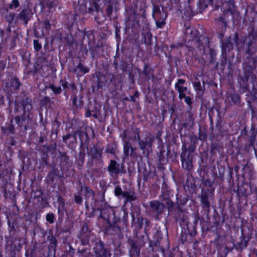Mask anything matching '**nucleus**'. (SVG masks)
Segmentation results:
<instances>
[{
  "label": "nucleus",
  "instance_id": "f257e3e1",
  "mask_svg": "<svg viewBox=\"0 0 257 257\" xmlns=\"http://www.w3.org/2000/svg\"><path fill=\"white\" fill-rule=\"evenodd\" d=\"M77 9L82 14L98 12L99 6L94 0H79Z\"/></svg>",
  "mask_w": 257,
  "mask_h": 257
},
{
  "label": "nucleus",
  "instance_id": "f03ea898",
  "mask_svg": "<svg viewBox=\"0 0 257 257\" xmlns=\"http://www.w3.org/2000/svg\"><path fill=\"white\" fill-rule=\"evenodd\" d=\"M128 243L130 246L129 250L131 257L139 256L140 255L141 247L145 244L144 241L141 239L137 240L130 239L128 240Z\"/></svg>",
  "mask_w": 257,
  "mask_h": 257
},
{
  "label": "nucleus",
  "instance_id": "7ed1b4c3",
  "mask_svg": "<svg viewBox=\"0 0 257 257\" xmlns=\"http://www.w3.org/2000/svg\"><path fill=\"white\" fill-rule=\"evenodd\" d=\"M31 102L32 100L30 98L23 99L22 101L16 103L15 111L19 112L20 108H22L24 115H26V113L28 112L27 116L30 118V111L32 109Z\"/></svg>",
  "mask_w": 257,
  "mask_h": 257
},
{
  "label": "nucleus",
  "instance_id": "20e7f679",
  "mask_svg": "<svg viewBox=\"0 0 257 257\" xmlns=\"http://www.w3.org/2000/svg\"><path fill=\"white\" fill-rule=\"evenodd\" d=\"M94 257H110L111 254L105 248L104 243L100 241L93 247Z\"/></svg>",
  "mask_w": 257,
  "mask_h": 257
},
{
  "label": "nucleus",
  "instance_id": "39448f33",
  "mask_svg": "<svg viewBox=\"0 0 257 257\" xmlns=\"http://www.w3.org/2000/svg\"><path fill=\"white\" fill-rule=\"evenodd\" d=\"M123 153L125 158H128L129 156H135L136 148L133 147L129 140H123Z\"/></svg>",
  "mask_w": 257,
  "mask_h": 257
},
{
  "label": "nucleus",
  "instance_id": "423d86ee",
  "mask_svg": "<svg viewBox=\"0 0 257 257\" xmlns=\"http://www.w3.org/2000/svg\"><path fill=\"white\" fill-rule=\"evenodd\" d=\"M107 170L112 177L117 176L120 172L124 173L120 169V165L115 160H110L107 167Z\"/></svg>",
  "mask_w": 257,
  "mask_h": 257
},
{
  "label": "nucleus",
  "instance_id": "0eeeda50",
  "mask_svg": "<svg viewBox=\"0 0 257 257\" xmlns=\"http://www.w3.org/2000/svg\"><path fill=\"white\" fill-rule=\"evenodd\" d=\"M154 140V136L150 135L146 137L145 140L139 141L138 143L140 149L142 151H145L148 148H151Z\"/></svg>",
  "mask_w": 257,
  "mask_h": 257
},
{
  "label": "nucleus",
  "instance_id": "6e6552de",
  "mask_svg": "<svg viewBox=\"0 0 257 257\" xmlns=\"http://www.w3.org/2000/svg\"><path fill=\"white\" fill-rule=\"evenodd\" d=\"M150 207L152 211L157 213V215L162 213L164 209V204L156 200H154L150 202Z\"/></svg>",
  "mask_w": 257,
  "mask_h": 257
},
{
  "label": "nucleus",
  "instance_id": "1a4fd4ad",
  "mask_svg": "<svg viewBox=\"0 0 257 257\" xmlns=\"http://www.w3.org/2000/svg\"><path fill=\"white\" fill-rule=\"evenodd\" d=\"M186 151H185L183 152L181 155V161L182 163V165L183 168L188 171H190L192 167V161L189 159V157H186Z\"/></svg>",
  "mask_w": 257,
  "mask_h": 257
},
{
  "label": "nucleus",
  "instance_id": "9d476101",
  "mask_svg": "<svg viewBox=\"0 0 257 257\" xmlns=\"http://www.w3.org/2000/svg\"><path fill=\"white\" fill-rule=\"evenodd\" d=\"M86 201L85 206L88 208L89 205H92L94 203V193L90 189L86 188Z\"/></svg>",
  "mask_w": 257,
  "mask_h": 257
},
{
  "label": "nucleus",
  "instance_id": "9b49d317",
  "mask_svg": "<svg viewBox=\"0 0 257 257\" xmlns=\"http://www.w3.org/2000/svg\"><path fill=\"white\" fill-rule=\"evenodd\" d=\"M31 16L30 11L28 9L23 10L19 15L18 17L20 21H22L26 26Z\"/></svg>",
  "mask_w": 257,
  "mask_h": 257
},
{
  "label": "nucleus",
  "instance_id": "f8f14e48",
  "mask_svg": "<svg viewBox=\"0 0 257 257\" xmlns=\"http://www.w3.org/2000/svg\"><path fill=\"white\" fill-rule=\"evenodd\" d=\"M175 88L179 93V98L180 99H183L185 95L190 94V91L187 87L183 86H179L178 84H175Z\"/></svg>",
  "mask_w": 257,
  "mask_h": 257
},
{
  "label": "nucleus",
  "instance_id": "ddd939ff",
  "mask_svg": "<svg viewBox=\"0 0 257 257\" xmlns=\"http://www.w3.org/2000/svg\"><path fill=\"white\" fill-rule=\"evenodd\" d=\"M74 71L78 76H81L89 71V68L79 63L75 68Z\"/></svg>",
  "mask_w": 257,
  "mask_h": 257
},
{
  "label": "nucleus",
  "instance_id": "4468645a",
  "mask_svg": "<svg viewBox=\"0 0 257 257\" xmlns=\"http://www.w3.org/2000/svg\"><path fill=\"white\" fill-rule=\"evenodd\" d=\"M122 197L125 198V203L134 201L137 199L135 192L131 189L123 192Z\"/></svg>",
  "mask_w": 257,
  "mask_h": 257
},
{
  "label": "nucleus",
  "instance_id": "2eb2a0df",
  "mask_svg": "<svg viewBox=\"0 0 257 257\" xmlns=\"http://www.w3.org/2000/svg\"><path fill=\"white\" fill-rule=\"evenodd\" d=\"M122 197L125 198V203L134 201L137 199L135 192L131 189L123 192Z\"/></svg>",
  "mask_w": 257,
  "mask_h": 257
},
{
  "label": "nucleus",
  "instance_id": "dca6fc26",
  "mask_svg": "<svg viewBox=\"0 0 257 257\" xmlns=\"http://www.w3.org/2000/svg\"><path fill=\"white\" fill-rule=\"evenodd\" d=\"M122 197L125 198V203L134 201L137 199L135 192L131 189L123 192Z\"/></svg>",
  "mask_w": 257,
  "mask_h": 257
},
{
  "label": "nucleus",
  "instance_id": "f3484780",
  "mask_svg": "<svg viewBox=\"0 0 257 257\" xmlns=\"http://www.w3.org/2000/svg\"><path fill=\"white\" fill-rule=\"evenodd\" d=\"M211 3L212 6H214L215 7L218 8L221 5H230L232 7H234V5L232 3V1L226 2L224 0H211Z\"/></svg>",
  "mask_w": 257,
  "mask_h": 257
},
{
  "label": "nucleus",
  "instance_id": "a211bd4d",
  "mask_svg": "<svg viewBox=\"0 0 257 257\" xmlns=\"http://www.w3.org/2000/svg\"><path fill=\"white\" fill-rule=\"evenodd\" d=\"M15 120L18 126L21 127L23 131H26L28 125L24 123L25 122L24 117L21 118L20 116H17L15 117Z\"/></svg>",
  "mask_w": 257,
  "mask_h": 257
},
{
  "label": "nucleus",
  "instance_id": "6ab92c4d",
  "mask_svg": "<svg viewBox=\"0 0 257 257\" xmlns=\"http://www.w3.org/2000/svg\"><path fill=\"white\" fill-rule=\"evenodd\" d=\"M21 83L19 80V79L17 77L12 78L10 82V87H11L12 90H18L20 86H21Z\"/></svg>",
  "mask_w": 257,
  "mask_h": 257
},
{
  "label": "nucleus",
  "instance_id": "aec40b11",
  "mask_svg": "<svg viewBox=\"0 0 257 257\" xmlns=\"http://www.w3.org/2000/svg\"><path fill=\"white\" fill-rule=\"evenodd\" d=\"M201 202L204 207H209L210 206V203L208 200V195L207 193H204L202 194L201 196Z\"/></svg>",
  "mask_w": 257,
  "mask_h": 257
},
{
  "label": "nucleus",
  "instance_id": "412c9836",
  "mask_svg": "<svg viewBox=\"0 0 257 257\" xmlns=\"http://www.w3.org/2000/svg\"><path fill=\"white\" fill-rule=\"evenodd\" d=\"M193 85L194 88V89L197 92H202L203 89L201 85L200 82L197 80V78H196V81H194L193 83Z\"/></svg>",
  "mask_w": 257,
  "mask_h": 257
},
{
  "label": "nucleus",
  "instance_id": "4be33fe9",
  "mask_svg": "<svg viewBox=\"0 0 257 257\" xmlns=\"http://www.w3.org/2000/svg\"><path fill=\"white\" fill-rule=\"evenodd\" d=\"M215 21L218 25L222 28V29H224V30L226 29V22L224 21V19L223 17H221L218 19H215Z\"/></svg>",
  "mask_w": 257,
  "mask_h": 257
},
{
  "label": "nucleus",
  "instance_id": "5701e85b",
  "mask_svg": "<svg viewBox=\"0 0 257 257\" xmlns=\"http://www.w3.org/2000/svg\"><path fill=\"white\" fill-rule=\"evenodd\" d=\"M143 73L144 75L147 77H149L150 75L152 74L151 69L150 68L149 66L147 64H145L144 65Z\"/></svg>",
  "mask_w": 257,
  "mask_h": 257
},
{
  "label": "nucleus",
  "instance_id": "b1692460",
  "mask_svg": "<svg viewBox=\"0 0 257 257\" xmlns=\"http://www.w3.org/2000/svg\"><path fill=\"white\" fill-rule=\"evenodd\" d=\"M210 64H214L215 63V56L216 55V53L215 51L212 49L210 50Z\"/></svg>",
  "mask_w": 257,
  "mask_h": 257
},
{
  "label": "nucleus",
  "instance_id": "393cba45",
  "mask_svg": "<svg viewBox=\"0 0 257 257\" xmlns=\"http://www.w3.org/2000/svg\"><path fill=\"white\" fill-rule=\"evenodd\" d=\"M123 193L121 187L119 185L115 186L114 188V194L116 196L119 197L120 196H123Z\"/></svg>",
  "mask_w": 257,
  "mask_h": 257
},
{
  "label": "nucleus",
  "instance_id": "a878e982",
  "mask_svg": "<svg viewBox=\"0 0 257 257\" xmlns=\"http://www.w3.org/2000/svg\"><path fill=\"white\" fill-rule=\"evenodd\" d=\"M19 0H13L11 4H10L9 8L10 9L14 8H17L19 6Z\"/></svg>",
  "mask_w": 257,
  "mask_h": 257
},
{
  "label": "nucleus",
  "instance_id": "bb28decb",
  "mask_svg": "<svg viewBox=\"0 0 257 257\" xmlns=\"http://www.w3.org/2000/svg\"><path fill=\"white\" fill-rule=\"evenodd\" d=\"M115 149L114 147L112 145H108L107 147L106 148V152L111 154H114L115 153Z\"/></svg>",
  "mask_w": 257,
  "mask_h": 257
},
{
  "label": "nucleus",
  "instance_id": "cd10ccee",
  "mask_svg": "<svg viewBox=\"0 0 257 257\" xmlns=\"http://www.w3.org/2000/svg\"><path fill=\"white\" fill-rule=\"evenodd\" d=\"M34 47V49L37 51H39L41 48L42 46L41 44L39 43V41L38 40H34L33 41Z\"/></svg>",
  "mask_w": 257,
  "mask_h": 257
},
{
  "label": "nucleus",
  "instance_id": "c85d7f7f",
  "mask_svg": "<svg viewBox=\"0 0 257 257\" xmlns=\"http://www.w3.org/2000/svg\"><path fill=\"white\" fill-rule=\"evenodd\" d=\"M54 216L53 213H48L46 215V220L50 223L54 222Z\"/></svg>",
  "mask_w": 257,
  "mask_h": 257
},
{
  "label": "nucleus",
  "instance_id": "c756f323",
  "mask_svg": "<svg viewBox=\"0 0 257 257\" xmlns=\"http://www.w3.org/2000/svg\"><path fill=\"white\" fill-rule=\"evenodd\" d=\"M50 88L53 92L57 94H60L62 91V89L60 87H56L54 85H51Z\"/></svg>",
  "mask_w": 257,
  "mask_h": 257
},
{
  "label": "nucleus",
  "instance_id": "7c9ffc66",
  "mask_svg": "<svg viewBox=\"0 0 257 257\" xmlns=\"http://www.w3.org/2000/svg\"><path fill=\"white\" fill-rule=\"evenodd\" d=\"M184 98L185 102L189 106L191 107V105L192 103V98L190 96L185 95V97H183Z\"/></svg>",
  "mask_w": 257,
  "mask_h": 257
},
{
  "label": "nucleus",
  "instance_id": "2f4dec72",
  "mask_svg": "<svg viewBox=\"0 0 257 257\" xmlns=\"http://www.w3.org/2000/svg\"><path fill=\"white\" fill-rule=\"evenodd\" d=\"M113 7L111 5H108L106 9V14L108 17H111Z\"/></svg>",
  "mask_w": 257,
  "mask_h": 257
},
{
  "label": "nucleus",
  "instance_id": "473e14b6",
  "mask_svg": "<svg viewBox=\"0 0 257 257\" xmlns=\"http://www.w3.org/2000/svg\"><path fill=\"white\" fill-rule=\"evenodd\" d=\"M74 201L77 204H81L82 201V198L80 195H74Z\"/></svg>",
  "mask_w": 257,
  "mask_h": 257
},
{
  "label": "nucleus",
  "instance_id": "72a5a7b5",
  "mask_svg": "<svg viewBox=\"0 0 257 257\" xmlns=\"http://www.w3.org/2000/svg\"><path fill=\"white\" fill-rule=\"evenodd\" d=\"M43 27L46 30H49L51 28V25L50 24V22L49 21H45L44 22H43Z\"/></svg>",
  "mask_w": 257,
  "mask_h": 257
},
{
  "label": "nucleus",
  "instance_id": "f704fd0d",
  "mask_svg": "<svg viewBox=\"0 0 257 257\" xmlns=\"http://www.w3.org/2000/svg\"><path fill=\"white\" fill-rule=\"evenodd\" d=\"M58 206H65V201L61 197H58Z\"/></svg>",
  "mask_w": 257,
  "mask_h": 257
},
{
  "label": "nucleus",
  "instance_id": "c9c22d12",
  "mask_svg": "<svg viewBox=\"0 0 257 257\" xmlns=\"http://www.w3.org/2000/svg\"><path fill=\"white\" fill-rule=\"evenodd\" d=\"M85 154L80 152L79 153V159L81 161L82 163H83L85 159Z\"/></svg>",
  "mask_w": 257,
  "mask_h": 257
},
{
  "label": "nucleus",
  "instance_id": "e433bc0d",
  "mask_svg": "<svg viewBox=\"0 0 257 257\" xmlns=\"http://www.w3.org/2000/svg\"><path fill=\"white\" fill-rule=\"evenodd\" d=\"M185 82V80L182 79H178L177 80V82L175 83V84H178L179 86H182V85L184 84Z\"/></svg>",
  "mask_w": 257,
  "mask_h": 257
},
{
  "label": "nucleus",
  "instance_id": "4c0bfd02",
  "mask_svg": "<svg viewBox=\"0 0 257 257\" xmlns=\"http://www.w3.org/2000/svg\"><path fill=\"white\" fill-rule=\"evenodd\" d=\"M83 234H81V236H80V238L81 239V242H82V243L83 245H86L88 243V239H83Z\"/></svg>",
  "mask_w": 257,
  "mask_h": 257
},
{
  "label": "nucleus",
  "instance_id": "58836bf2",
  "mask_svg": "<svg viewBox=\"0 0 257 257\" xmlns=\"http://www.w3.org/2000/svg\"><path fill=\"white\" fill-rule=\"evenodd\" d=\"M58 210L59 212H61L62 214L64 213V212L65 211V206H58Z\"/></svg>",
  "mask_w": 257,
  "mask_h": 257
},
{
  "label": "nucleus",
  "instance_id": "ea45409f",
  "mask_svg": "<svg viewBox=\"0 0 257 257\" xmlns=\"http://www.w3.org/2000/svg\"><path fill=\"white\" fill-rule=\"evenodd\" d=\"M8 130L9 131L10 133L13 134L14 131V126L13 125H11L10 126H9L8 128Z\"/></svg>",
  "mask_w": 257,
  "mask_h": 257
},
{
  "label": "nucleus",
  "instance_id": "a19ab883",
  "mask_svg": "<svg viewBox=\"0 0 257 257\" xmlns=\"http://www.w3.org/2000/svg\"><path fill=\"white\" fill-rule=\"evenodd\" d=\"M165 151L163 149H162L160 151V155H159V160L160 161H161L162 159V156L163 155V154L165 153Z\"/></svg>",
  "mask_w": 257,
  "mask_h": 257
},
{
  "label": "nucleus",
  "instance_id": "79ce46f5",
  "mask_svg": "<svg viewBox=\"0 0 257 257\" xmlns=\"http://www.w3.org/2000/svg\"><path fill=\"white\" fill-rule=\"evenodd\" d=\"M62 86L64 88V89L67 88L68 87V82L66 81H62Z\"/></svg>",
  "mask_w": 257,
  "mask_h": 257
},
{
  "label": "nucleus",
  "instance_id": "37998d69",
  "mask_svg": "<svg viewBox=\"0 0 257 257\" xmlns=\"http://www.w3.org/2000/svg\"><path fill=\"white\" fill-rule=\"evenodd\" d=\"M91 115V112L90 110L87 109L86 113H85V117H89Z\"/></svg>",
  "mask_w": 257,
  "mask_h": 257
},
{
  "label": "nucleus",
  "instance_id": "c03bdc74",
  "mask_svg": "<svg viewBox=\"0 0 257 257\" xmlns=\"http://www.w3.org/2000/svg\"><path fill=\"white\" fill-rule=\"evenodd\" d=\"M135 140H137L138 142L140 141V136L139 132H137L136 136L135 137Z\"/></svg>",
  "mask_w": 257,
  "mask_h": 257
},
{
  "label": "nucleus",
  "instance_id": "a18cd8bd",
  "mask_svg": "<svg viewBox=\"0 0 257 257\" xmlns=\"http://www.w3.org/2000/svg\"><path fill=\"white\" fill-rule=\"evenodd\" d=\"M232 99L236 102L239 100V96L238 95H234L232 97Z\"/></svg>",
  "mask_w": 257,
  "mask_h": 257
},
{
  "label": "nucleus",
  "instance_id": "49530a36",
  "mask_svg": "<svg viewBox=\"0 0 257 257\" xmlns=\"http://www.w3.org/2000/svg\"><path fill=\"white\" fill-rule=\"evenodd\" d=\"M120 137L122 139V142H123V140H126L125 139L126 138V134L125 133L120 135Z\"/></svg>",
  "mask_w": 257,
  "mask_h": 257
},
{
  "label": "nucleus",
  "instance_id": "de8ad7c7",
  "mask_svg": "<svg viewBox=\"0 0 257 257\" xmlns=\"http://www.w3.org/2000/svg\"><path fill=\"white\" fill-rule=\"evenodd\" d=\"M51 241L53 244H54L55 245L56 244V240L55 237L52 236Z\"/></svg>",
  "mask_w": 257,
  "mask_h": 257
},
{
  "label": "nucleus",
  "instance_id": "09e8293b",
  "mask_svg": "<svg viewBox=\"0 0 257 257\" xmlns=\"http://www.w3.org/2000/svg\"><path fill=\"white\" fill-rule=\"evenodd\" d=\"M160 14V11L157 12L155 14H154V17L155 18H157V17H159V15Z\"/></svg>",
  "mask_w": 257,
  "mask_h": 257
},
{
  "label": "nucleus",
  "instance_id": "8fccbe9b",
  "mask_svg": "<svg viewBox=\"0 0 257 257\" xmlns=\"http://www.w3.org/2000/svg\"><path fill=\"white\" fill-rule=\"evenodd\" d=\"M246 53L248 54H250L251 53V50L249 48V46H248V49L246 50Z\"/></svg>",
  "mask_w": 257,
  "mask_h": 257
},
{
  "label": "nucleus",
  "instance_id": "3c124183",
  "mask_svg": "<svg viewBox=\"0 0 257 257\" xmlns=\"http://www.w3.org/2000/svg\"><path fill=\"white\" fill-rule=\"evenodd\" d=\"M189 120L192 122L194 121V119L192 116H189Z\"/></svg>",
  "mask_w": 257,
  "mask_h": 257
},
{
  "label": "nucleus",
  "instance_id": "603ef678",
  "mask_svg": "<svg viewBox=\"0 0 257 257\" xmlns=\"http://www.w3.org/2000/svg\"><path fill=\"white\" fill-rule=\"evenodd\" d=\"M247 246V242L246 241H244L243 242V247H245Z\"/></svg>",
  "mask_w": 257,
  "mask_h": 257
},
{
  "label": "nucleus",
  "instance_id": "864d4df0",
  "mask_svg": "<svg viewBox=\"0 0 257 257\" xmlns=\"http://www.w3.org/2000/svg\"><path fill=\"white\" fill-rule=\"evenodd\" d=\"M3 34H4V32H3V30H0V35H1V37H3Z\"/></svg>",
  "mask_w": 257,
  "mask_h": 257
},
{
  "label": "nucleus",
  "instance_id": "5fc2aeb1",
  "mask_svg": "<svg viewBox=\"0 0 257 257\" xmlns=\"http://www.w3.org/2000/svg\"><path fill=\"white\" fill-rule=\"evenodd\" d=\"M69 137V135H67L66 136H65V137L63 138L64 139H68Z\"/></svg>",
  "mask_w": 257,
  "mask_h": 257
},
{
  "label": "nucleus",
  "instance_id": "6e6d98bb",
  "mask_svg": "<svg viewBox=\"0 0 257 257\" xmlns=\"http://www.w3.org/2000/svg\"><path fill=\"white\" fill-rule=\"evenodd\" d=\"M160 24H161V25H164L165 23V22H164L163 21H161V22H160Z\"/></svg>",
  "mask_w": 257,
  "mask_h": 257
},
{
  "label": "nucleus",
  "instance_id": "4d7b16f0",
  "mask_svg": "<svg viewBox=\"0 0 257 257\" xmlns=\"http://www.w3.org/2000/svg\"><path fill=\"white\" fill-rule=\"evenodd\" d=\"M85 227V225H84L83 226V230H84V229ZM86 227H87V226H86Z\"/></svg>",
  "mask_w": 257,
  "mask_h": 257
},
{
  "label": "nucleus",
  "instance_id": "13d9d810",
  "mask_svg": "<svg viewBox=\"0 0 257 257\" xmlns=\"http://www.w3.org/2000/svg\"><path fill=\"white\" fill-rule=\"evenodd\" d=\"M109 209H110V210L111 211H112V212L113 211V210H112V208H110Z\"/></svg>",
  "mask_w": 257,
  "mask_h": 257
},
{
  "label": "nucleus",
  "instance_id": "bf43d9fd",
  "mask_svg": "<svg viewBox=\"0 0 257 257\" xmlns=\"http://www.w3.org/2000/svg\"><path fill=\"white\" fill-rule=\"evenodd\" d=\"M94 117H95V118L96 117V115L95 114V115H94Z\"/></svg>",
  "mask_w": 257,
  "mask_h": 257
},
{
  "label": "nucleus",
  "instance_id": "052dcab7",
  "mask_svg": "<svg viewBox=\"0 0 257 257\" xmlns=\"http://www.w3.org/2000/svg\"><path fill=\"white\" fill-rule=\"evenodd\" d=\"M231 8H229V11H231Z\"/></svg>",
  "mask_w": 257,
  "mask_h": 257
},
{
  "label": "nucleus",
  "instance_id": "680f3d73",
  "mask_svg": "<svg viewBox=\"0 0 257 257\" xmlns=\"http://www.w3.org/2000/svg\"><path fill=\"white\" fill-rule=\"evenodd\" d=\"M256 257H257V252H256Z\"/></svg>",
  "mask_w": 257,
  "mask_h": 257
},
{
  "label": "nucleus",
  "instance_id": "e2e57ef3",
  "mask_svg": "<svg viewBox=\"0 0 257 257\" xmlns=\"http://www.w3.org/2000/svg\"><path fill=\"white\" fill-rule=\"evenodd\" d=\"M145 0H142V2H144Z\"/></svg>",
  "mask_w": 257,
  "mask_h": 257
}]
</instances>
